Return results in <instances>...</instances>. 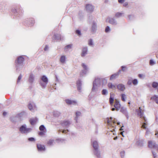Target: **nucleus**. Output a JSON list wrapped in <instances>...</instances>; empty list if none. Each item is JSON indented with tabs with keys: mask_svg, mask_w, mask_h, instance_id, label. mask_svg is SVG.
<instances>
[{
	"mask_svg": "<svg viewBox=\"0 0 158 158\" xmlns=\"http://www.w3.org/2000/svg\"><path fill=\"white\" fill-rule=\"evenodd\" d=\"M25 58L23 55L17 56L15 60V65L16 72L19 73L22 69L24 66L23 63Z\"/></svg>",
	"mask_w": 158,
	"mask_h": 158,
	"instance_id": "f257e3e1",
	"label": "nucleus"
},
{
	"mask_svg": "<svg viewBox=\"0 0 158 158\" xmlns=\"http://www.w3.org/2000/svg\"><path fill=\"white\" fill-rule=\"evenodd\" d=\"M125 1V0H118V2L120 3H123Z\"/></svg>",
	"mask_w": 158,
	"mask_h": 158,
	"instance_id": "774afa93",
	"label": "nucleus"
},
{
	"mask_svg": "<svg viewBox=\"0 0 158 158\" xmlns=\"http://www.w3.org/2000/svg\"><path fill=\"white\" fill-rule=\"evenodd\" d=\"M143 141L142 140L139 139L136 141L135 144L139 147H142L143 146Z\"/></svg>",
	"mask_w": 158,
	"mask_h": 158,
	"instance_id": "b1692460",
	"label": "nucleus"
},
{
	"mask_svg": "<svg viewBox=\"0 0 158 158\" xmlns=\"http://www.w3.org/2000/svg\"><path fill=\"white\" fill-rule=\"evenodd\" d=\"M132 83V79H129L127 82V84L128 85H131Z\"/></svg>",
	"mask_w": 158,
	"mask_h": 158,
	"instance_id": "0e129e2a",
	"label": "nucleus"
},
{
	"mask_svg": "<svg viewBox=\"0 0 158 158\" xmlns=\"http://www.w3.org/2000/svg\"><path fill=\"white\" fill-rule=\"evenodd\" d=\"M118 73L116 74L115 73L111 75L110 77V80L111 81L114 79H116L118 76Z\"/></svg>",
	"mask_w": 158,
	"mask_h": 158,
	"instance_id": "e433bc0d",
	"label": "nucleus"
},
{
	"mask_svg": "<svg viewBox=\"0 0 158 158\" xmlns=\"http://www.w3.org/2000/svg\"><path fill=\"white\" fill-rule=\"evenodd\" d=\"M88 44L90 46H92L94 45L93 40L92 39H90L88 41Z\"/></svg>",
	"mask_w": 158,
	"mask_h": 158,
	"instance_id": "c03bdc74",
	"label": "nucleus"
},
{
	"mask_svg": "<svg viewBox=\"0 0 158 158\" xmlns=\"http://www.w3.org/2000/svg\"><path fill=\"white\" fill-rule=\"evenodd\" d=\"M61 132L63 133H64L66 134L69 135H71L72 136H75V134L73 132H70L68 130H61Z\"/></svg>",
	"mask_w": 158,
	"mask_h": 158,
	"instance_id": "f3484780",
	"label": "nucleus"
},
{
	"mask_svg": "<svg viewBox=\"0 0 158 158\" xmlns=\"http://www.w3.org/2000/svg\"><path fill=\"white\" fill-rule=\"evenodd\" d=\"M35 23V20L33 18L27 19L23 22L24 25L27 27H31L34 25Z\"/></svg>",
	"mask_w": 158,
	"mask_h": 158,
	"instance_id": "20e7f679",
	"label": "nucleus"
},
{
	"mask_svg": "<svg viewBox=\"0 0 158 158\" xmlns=\"http://www.w3.org/2000/svg\"><path fill=\"white\" fill-rule=\"evenodd\" d=\"M104 82L106 83L107 81L105 79L97 78L95 79L93 81V83L96 84V85L99 86L101 85L104 84Z\"/></svg>",
	"mask_w": 158,
	"mask_h": 158,
	"instance_id": "423d86ee",
	"label": "nucleus"
},
{
	"mask_svg": "<svg viewBox=\"0 0 158 158\" xmlns=\"http://www.w3.org/2000/svg\"><path fill=\"white\" fill-rule=\"evenodd\" d=\"M122 13L119 12H118L116 13L115 16L117 18H119L122 16Z\"/></svg>",
	"mask_w": 158,
	"mask_h": 158,
	"instance_id": "13d9d810",
	"label": "nucleus"
},
{
	"mask_svg": "<svg viewBox=\"0 0 158 158\" xmlns=\"http://www.w3.org/2000/svg\"><path fill=\"white\" fill-rule=\"evenodd\" d=\"M40 81L44 82L46 83H48V77L44 75H43L41 77Z\"/></svg>",
	"mask_w": 158,
	"mask_h": 158,
	"instance_id": "c85d7f7f",
	"label": "nucleus"
},
{
	"mask_svg": "<svg viewBox=\"0 0 158 158\" xmlns=\"http://www.w3.org/2000/svg\"><path fill=\"white\" fill-rule=\"evenodd\" d=\"M138 77L141 79H144L145 77V76L142 74H139L138 75Z\"/></svg>",
	"mask_w": 158,
	"mask_h": 158,
	"instance_id": "052dcab7",
	"label": "nucleus"
},
{
	"mask_svg": "<svg viewBox=\"0 0 158 158\" xmlns=\"http://www.w3.org/2000/svg\"><path fill=\"white\" fill-rule=\"evenodd\" d=\"M88 48L87 47H84L82 48L81 53V56L82 57H85L88 53Z\"/></svg>",
	"mask_w": 158,
	"mask_h": 158,
	"instance_id": "a211bd4d",
	"label": "nucleus"
},
{
	"mask_svg": "<svg viewBox=\"0 0 158 158\" xmlns=\"http://www.w3.org/2000/svg\"><path fill=\"white\" fill-rule=\"evenodd\" d=\"M60 114V113L58 111H54L53 112V115L56 117L59 116Z\"/></svg>",
	"mask_w": 158,
	"mask_h": 158,
	"instance_id": "37998d69",
	"label": "nucleus"
},
{
	"mask_svg": "<svg viewBox=\"0 0 158 158\" xmlns=\"http://www.w3.org/2000/svg\"><path fill=\"white\" fill-rule=\"evenodd\" d=\"M136 112L137 113V115L138 116L141 117L143 115V114L141 111V110L140 107L139 108V109H137L136 110Z\"/></svg>",
	"mask_w": 158,
	"mask_h": 158,
	"instance_id": "473e14b6",
	"label": "nucleus"
},
{
	"mask_svg": "<svg viewBox=\"0 0 158 158\" xmlns=\"http://www.w3.org/2000/svg\"><path fill=\"white\" fill-rule=\"evenodd\" d=\"M26 113L25 112L23 111L20 113H18L16 114V116L17 117L18 120H21L22 117L25 115Z\"/></svg>",
	"mask_w": 158,
	"mask_h": 158,
	"instance_id": "412c9836",
	"label": "nucleus"
},
{
	"mask_svg": "<svg viewBox=\"0 0 158 158\" xmlns=\"http://www.w3.org/2000/svg\"><path fill=\"white\" fill-rule=\"evenodd\" d=\"M76 85L77 88V89L79 92H81V81L80 80H78L76 82Z\"/></svg>",
	"mask_w": 158,
	"mask_h": 158,
	"instance_id": "6ab92c4d",
	"label": "nucleus"
},
{
	"mask_svg": "<svg viewBox=\"0 0 158 158\" xmlns=\"http://www.w3.org/2000/svg\"><path fill=\"white\" fill-rule=\"evenodd\" d=\"M40 131L39 132L38 134L40 135H43L45 134L46 131V128L44 125H42L39 127Z\"/></svg>",
	"mask_w": 158,
	"mask_h": 158,
	"instance_id": "9d476101",
	"label": "nucleus"
},
{
	"mask_svg": "<svg viewBox=\"0 0 158 158\" xmlns=\"http://www.w3.org/2000/svg\"><path fill=\"white\" fill-rule=\"evenodd\" d=\"M99 86L96 85V84L93 83V87L91 89V92L97 93L98 91V87Z\"/></svg>",
	"mask_w": 158,
	"mask_h": 158,
	"instance_id": "a878e982",
	"label": "nucleus"
},
{
	"mask_svg": "<svg viewBox=\"0 0 158 158\" xmlns=\"http://www.w3.org/2000/svg\"><path fill=\"white\" fill-rule=\"evenodd\" d=\"M53 33V36L52 37V40H60L62 39V36L60 34L56 33L54 32Z\"/></svg>",
	"mask_w": 158,
	"mask_h": 158,
	"instance_id": "4468645a",
	"label": "nucleus"
},
{
	"mask_svg": "<svg viewBox=\"0 0 158 158\" xmlns=\"http://www.w3.org/2000/svg\"><path fill=\"white\" fill-rule=\"evenodd\" d=\"M158 98V96L156 95H154L151 98V99L152 100L155 101L156 99Z\"/></svg>",
	"mask_w": 158,
	"mask_h": 158,
	"instance_id": "4d7b16f0",
	"label": "nucleus"
},
{
	"mask_svg": "<svg viewBox=\"0 0 158 158\" xmlns=\"http://www.w3.org/2000/svg\"><path fill=\"white\" fill-rule=\"evenodd\" d=\"M12 12L15 14V15L19 16V15H21L23 13V10L21 7L18 6L12 9Z\"/></svg>",
	"mask_w": 158,
	"mask_h": 158,
	"instance_id": "39448f33",
	"label": "nucleus"
},
{
	"mask_svg": "<svg viewBox=\"0 0 158 158\" xmlns=\"http://www.w3.org/2000/svg\"><path fill=\"white\" fill-rule=\"evenodd\" d=\"M156 61L152 59H151L149 61V64L150 65L152 66L156 64Z\"/></svg>",
	"mask_w": 158,
	"mask_h": 158,
	"instance_id": "603ef678",
	"label": "nucleus"
},
{
	"mask_svg": "<svg viewBox=\"0 0 158 158\" xmlns=\"http://www.w3.org/2000/svg\"><path fill=\"white\" fill-rule=\"evenodd\" d=\"M91 145L93 148V153L97 158H101V152L99 149V146L96 140L93 141L91 139Z\"/></svg>",
	"mask_w": 158,
	"mask_h": 158,
	"instance_id": "f03ea898",
	"label": "nucleus"
},
{
	"mask_svg": "<svg viewBox=\"0 0 158 158\" xmlns=\"http://www.w3.org/2000/svg\"><path fill=\"white\" fill-rule=\"evenodd\" d=\"M39 83L41 88L43 89H45L47 86L48 83H46L44 82L41 81H39Z\"/></svg>",
	"mask_w": 158,
	"mask_h": 158,
	"instance_id": "cd10ccee",
	"label": "nucleus"
},
{
	"mask_svg": "<svg viewBox=\"0 0 158 158\" xmlns=\"http://www.w3.org/2000/svg\"><path fill=\"white\" fill-rule=\"evenodd\" d=\"M152 86L154 88H156L158 87V83L156 82H153L152 84Z\"/></svg>",
	"mask_w": 158,
	"mask_h": 158,
	"instance_id": "79ce46f5",
	"label": "nucleus"
},
{
	"mask_svg": "<svg viewBox=\"0 0 158 158\" xmlns=\"http://www.w3.org/2000/svg\"><path fill=\"white\" fill-rule=\"evenodd\" d=\"M97 23L95 21H93L91 25V32L93 34L95 33L97 30Z\"/></svg>",
	"mask_w": 158,
	"mask_h": 158,
	"instance_id": "f8f14e48",
	"label": "nucleus"
},
{
	"mask_svg": "<svg viewBox=\"0 0 158 158\" xmlns=\"http://www.w3.org/2000/svg\"><path fill=\"white\" fill-rule=\"evenodd\" d=\"M38 120V118L37 117H35L33 118H30L29 120V122L32 125H34L35 124Z\"/></svg>",
	"mask_w": 158,
	"mask_h": 158,
	"instance_id": "5701e85b",
	"label": "nucleus"
},
{
	"mask_svg": "<svg viewBox=\"0 0 158 158\" xmlns=\"http://www.w3.org/2000/svg\"><path fill=\"white\" fill-rule=\"evenodd\" d=\"M128 17L130 21H132L135 19L134 16L133 15H128Z\"/></svg>",
	"mask_w": 158,
	"mask_h": 158,
	"instance_id": "3c124183",
	"label": "nucleus"
},
{
	"mask_svg": "<svg viewBox=\"0 0 158 158\" xmlns=\"http://www.w3.org/2000/svg\"><path fill=\"white\" fill-rule=\"evenodd\" d=\"M71 124V123L70 121L67 120H64L61 121L60 123L61 126L65 128H68Z\"/></svg>",
	"mask_w": 158,
	"mask_h": 158,
	"instance_id": "6e6552de",
	"label": "nucleus"
},
{
	"mask_svg": "<svg viewBox=\"0 0 158 158\" xmlns=\"http://www.w3.org/2000/svg\"><path fill=\"white\" fill-rule=\"evenodd\" d=\"M108 86L109 88L113 89H116V86L115 85L111 83H109L108 84Z\"/></svg>",
	"mask_w": 158,
	"mask_h": 158,
	"instance_id": "4c0bfd02",
	"label": "nucleus"
},
{
	"mask_svg": "<svg viewBox=\"0 0 158 158\" xmlns=\"http://www.w3.org/2000/svg\"><path fill=\"white\" fill-rule=\"evenodd\" d=\"M28 107L29 110L31 111L33 110V106L31 103H29L28 105Z\"/></svg>",
	"mask_w": 158,
	"mask_h": 158,
	"instance_id": "6e6d98bb",
	"label": "nucleus"
},
{
	"mask_svg": "<svg viewBox=\"0 0 158 158\" xmlns=\"http://www.w3.org/2000/svg\"><path fill=\"white\" fill-rule=\"evenodd\" d=\"M75 32L76 34L78 36H80L81 35V31L79 29L75 31Z\"/></svg>",
	"mask_w": 158,
	"mask_h": 158,
	"instance_id": "864d4df0",
	"label": "nucleus"
},
{
	"mask_svg": "<svg viewBox=\"0 0 158 158\" xmlns=\"http://www.w3.org/2000/svg\"><path fill=\"white\" fill-rule=\"evenodd\" d=\"M111 29L109 26H107L105 29V32L106 33H109Z\"/></svg>",
	"mask_w": 158,
	"mask_h": 158,
	"instance_id": "49530a36",
	"label": "nucleus"
},
{
	"mask_svg": "<svg viewBox=\"0 0 158 158\" xmlns=\"http://www.w3.org/2000/svg\"><path fill=\"white\" fill-rule=\"evenodd\" d=\"M117 87V89L120 91L123 92L125 89V87L124 85L123 84L120 83L118 84Z\"/></svg>",
	"mask_w": 158,
	"mask_h": 158,
	"instance_id": "dca6fc26",
	"label": "nucleus"
},
{
	"mask_svg": "<svg viewBox=\"0 0 158 158\" xmlns=\"http://www.w3.org/2000/svg\"><path fill=\"white\" fill-rule=\"evenodd\" d=\"M10 119V121L13 123H15L17 122L18 120L16 115H15V116L11 117Z\"/></svg>",
	"mask_w": 158,
	"mask_h": 158,
	"instance_id": "2f4dec72",
	"label": "nucleus"
},
{
	"mask_svg": "<svg viewBox=\"0 0 158 158\" xmlns=\"http://www.w3.org/2000/svg\"><path fill=\"white\" fill-rule=\"evenodd\" d=\"M81 66L84 69H85L86 70H88V68L87 66L84 63H82L81 64Z\"/></svg>",
	"mask_w": 158,
	"mask_h": 158,
	"instance_id": "de8ad7c7",
	"label": "nucleus"
},
{
	"mask_svg": "<svg viewBox=\"0 0 158 158\" xmlns=\"http://www.w3.org/2000/svg\"><path fill=\"white\" fill-rule=\"evenodd\" d=\"M81 113L80 111H77L76 112V117L75 118L74 120L76 121V123L77 122L78 117L80 115Z\"/></svg>",
	"mask_w": 158,
	"mask_h": 158,
	"instance_id": "f704fd0d",
	"label": "nucleus"
},
{
	"mask_svg": "<svg viewBox=\"0 0 158 158\" xmlns=\"http://www.w3.org/2000/svg\"><path fill=\"white\" fill-rule=\"evenodd\" d=\"M34 80V77L33 74H31L29 77L28 81L31 84H32Z\"/></svg>",
	"mask_w": 158,
	"mask_h": 158,
	"instance_id": "393cba45",
	"label": "nucleus"
},
{
	"mask_svg": "<svg viewBox=\"0 0 158 158\" xmlns=\"http://www.w3.org/2000/svg\"><path fill=\"white\" fill-rule=\"evenodd\" d=\"M73 46L72 44H69L66 46L64 48V50L71 49Z\"/></svg>",
	"mask_w": 158,
	"mask_h": 158,
	"instance_id": "a18cd8bd",
	"label": "nucleus"
},
{
	"mask_svg": "<svg viewBox=\"0 0 158 158\" xmlns=\"http://www.w3.org/2000/svg\"><path fill=\"white\" fill-rule=\"evenodd\" d=\"M19 130L21 134H27L31 131L32 129L31 128H27L26 124H23L19 128Z\"/></svg>",
	"mask_w": 158,
	"mask_h": 158,
	"instance_id": "7ed1b4c3",
	"label": "nucleus"
},
{
	"mask_svg": "<svg viewBox=\"0 0 158 158\" xmlns=\"http://www.w3.org/2000/svg\"><path fill=\"white\" fill-rule=\"evenodd\" d=\"M66 60V57L65 56H61L60 59V62L62 63H64L65 62Z\"/></svg>",
	"mask_w": 158,
	"mask_h": 158,
	"instance_id": "72a5a7b5",
	"label": "nucleus"
},
{
	"mask_svg": "<svg viewBox=\"0 0 158 158\" xmlns=\"http://www.w3.org/2000/svg\"><path fill=\"white\" fill-rule=\"evenodd\" d=\"M66 103L68 105H70L73 103H76V102L74 100H71L69 99H67L65 100Z\"/></svg>",
	"mask_w": 158,
	"mask_h": 158,
	"instance_id": "7c9ffc66",
	"label": "nucleus"
},
{
	"mask_svg": "<svg viewBox=\"0 0 158 158\" xmlns=\"http://www.w3.org/2000/svg\"><path fill=\"white\" fill-rule=\"evenodd\" d=\"M132 81L133 84L134 85H135V86L136 85L138 84V80L136 78H135V79H132Z\"/></svg>",
	"mask_w": 158,
	"mask_h": 158,
	"instance_id": "ea45409f",
	"label": "nucleus"
},
{
	"mask_svg": "<svg viewBox=\"0 0 158 158\" xmlns=\"http://www.w3.org/2000/svg\"><path fill=\"white\" fill-rule=\"evenodd\" d=\"M54 140L52 139H50L48 142L47 144L49 145H52L53 144Z\"/></svg>",
	"mask_w": 158,
	"mask_h": 158,
	"instance_id": "5fc2aeb1",
	"label": "nucleus"
},
{
	"mask_svg": "<svg viewBox=\"0 0 158 158\" xmlns=\"http://www.w3.org/2000/svg\"><path fill=\"white\" fill-rule=\"evenodd\" d=\"M156 144L154 141H149V148L154 149Z\"/></svg>",
	"mask_w": 158,
	"mask_h": 158,
	"instance_id": "aec40b11",
	"label": "nucleus"
},
{
	"mask_svg": "<svg viewBox=\"0 0 158 158\" xmlns=\"http://www.w3.org/2000/svg\"><path fill=\"white\" fill-rule=\"evenodd\" d=\"M121 70L123 71V72H124L125 71V69H127V67L126 66H121Z\"/></svg>",
	"mask_w": 158,
	"mask_h": 158,
	"instance_id": "69168bd1",
	"label": "nucleus"
},
{
	"mask_svg": "<svg viewBox=\"0 0 158 158\" xmlns=\"http://www.w3.org/2000/svg\"><path fill=\"white\" fill-rule=\"evenodd\" d=\"M107 19L108 20V22L113 25H116L117 24L116 20L114 18L109 17Z\"/></svg>",
	"mask_w": 158,
	"mask_h": 158,
	"instance_id": "2eb2a0df",
	"label": "nucleus"
},
{
	"mask_svg": "<svg viewBox=\"0 0 158 158\" xmlns=\"http://www.w3.org/2000/svg\"><path fill=\"white\" fill-rule=\"evenodd\" d=\"M102 94L103 95H106L108 94V91L106 89H103L102 91Z\"/></svg>",
	"mask_w": 158,
	"mask_h": 158,
	"instance_id": "a19ab883",
	"label": "nucleus"
},
{
	"mask_svg": "<svg viewBox=\"0 0 158 158\" xmlns=\"http://www.w3.org/2000/svg\"><path fill=\"white\" fill-rule=\"evenodd\" d=\"M94 6L91 4H87L86 5L85 9L88 12H93L94 10Z\"/></svg>",
	"mask_w": 158,
	"mask_h": 158,
	"instance_id": "1a4fd4ad",
	"label": "nucleus"
},
{
	"mask_svg": "<svg viewBox=\"0 0 158 158\" xmlns=\"http://www.w3.org/2000/svg\"><path fill=\"white\" fill-rule=\"evenodd\" d=\"M121 99L123 101H125L126 98V95L125 94H121Z\"/></svg>",
	"mask_w": 158,
	"mask_h": 158,
	"instance_id": "09e8293b",
	"label": "nucleus"
},
{
	"mask_svg": "<svg viewBox=\"0 0 158 158\" xmlns=\"http://www.w3.org/2000/svg\"><path fill=\"white\" fill-rule=\"evenodd\" d=\"M78 16L79 19L81 20L82 19L83 17V15L82 12L80 11L78 13Z\"/></svg>",
	"mask_w": 158,
	"mask_h": 158,
	"instance_id": "58836bf2",
	"label": "nucleus"
},
{
	"mask_svg": "<svg viewBox=\"0 0 158 158\" xmlns=\"http://www.w3.org/2000/svg\"><path fill=\"white\" fill-rule=\"evenodd\" d=\"M114 94L110 93V96L109 98V102L111 106H113V103L114 101Z\"/></svg>",
	"mask_w": 158,
	"mask_h": 158,
	"instance_id": "4be33fe9",
	"label": "nucleus"
},
{
	"mask_svg": "<svg viewBox=\"0 0 158 158\" xmlns=\"http://www.w3.org/2000/svg\"><path fill=\"white\" fill-rule=\"evenodd\" d=\"M22 77V75H21V74H20L19 75V76L17 80V83H18L20 81V80L21 79Z\"/></svg>",
	"mask_w": 158,
	"mask_h": 158,
	"instance_id": "e2e57ef3",
	"label": "nucleus"
},
{
	"mask_svg": "<svg viewBox=\"0 0 158 158\" xmlns=\"http://www.w3.org/2000/svg\"><path fill=\"white\" fill-rule=\"evenodd\" d=\"M111 106V110L113 111L115 110L116 111H118L121 108V105L120 103L117 100H116L115 101L114 105H113V106Z\"/></svg>",
	"mask_w": 158,
	"mask_h": 158,
	"instance_id": "0eeeda50",
	"label": "nucleus"
},
{
	"mask_svg": "<svg viewBox=\"0 0 158 158\" xmlns=\"http://www.w3.org/2000/svg\"><path fill=\"white\" fill-rule=\"evenodd\" d=\"M49 47L47 45H46L44 48V50L45 51H46L48 50Z\"/></svg>",
	"mask_w": 158,
	"mask_h": 158,
	"instance_id": "338daca9",
	"label": "nucleus"
},
{
	"mask_svg": "<svg viewBox=\"0 0 158 158\" xmlns=\"http://www.w3.org/2000/svg\"><path fill=\"white\" fill-rule=\"evenodd\" d=\"M36 145L38 152H42L46 150V148L44 145L39 143H37Z\"/></svg>",
	"mask_w": 158,
	"mask_h": 158,
	"instance_id": "9b49d317",
	"label": "nucleus"
},
{
	"mask_svg": "<svg viewBox=\"0 0 158 158\" xmlns=\"http://www.w3.org/2000/svg\"><path fill=\"white\" fill-rule=\"evenodd\" d=\"M120 111L126 116L127 119H129V116L127 108L123 107H121L120 110Z\"/></svg>",
	"mask_w": 158,
	"mask_h": 158,
	"instance_id": "ddd939ff",
	"label": "nucleus"
},
{
	"mask_svg": "<svg viewBox=\"0 0 158 158\" xmlns=\"http://www.w3.org/2000/svg\"><path fill=\"white\" fill-rule=\"evenodd\" d=\"M146 125L147 124L145 122L142 125V128L146 130L145 135L147 136L148 134V128H147Z\"/></svg>",
	"mask_w": 158,
	"mask_h": 158,
	"instance_id": "c756f323",
	"label": "nucleus"
},
{
	"mask_svg": "<svg viewBox=\"0 0 158 158\" xmlns=\"http://www.w3.org/2000/svg\"><path fill=\"white\" fill-rule=\"evenodd\" d=\"M88 71V70H86L84 69L82 70L80 73V77H83L86 74Z\"/></svg>",
	"mask_w": 158,
	"mask_h": 158,
	"instance_id": "c9c22d12",
	"label": "nucleus"
},
{
	"mask_svg": "<svg viewBox=\"0 0 158 158\" xmlns=\"http://www.w3.org/2000/svg\"><path fill=\"white\" fill-rule=\"evenodd\" d=\"M28 140L29 142H35V141L36 139L34 138L33 137H31L28 138Z\"/></svg>",
	"mask_w": 158,
	"mask_h": 158,
	"instance_id": "8fccbe9b",
	"label": "nucleus"
},
{
	"mask_svg": "<svg viewBox=\"0 0 158 158\" xmlns=\"http://www.w3.org/2000/svg\"><path fill=\"white\" fill-rule=\"evenodd\" d=\"M121 157L122 158H123L125 155V152L124 151H121L120 152Z\"/></svg>",
	"mask_w": 158,
	"mask_h": 158,
	"instance_id": "bf43d9fd",
	"label": "nucleus"
},
{
	"mask_svg": "<svg viewBox=\"0 0 158 158\" xmlns=\"http://www.w3.org/2000/svg\"><path fill=\"white\" fill-rule=\"evenodd\" d=\"M152 152L154 158H156L157 156L156 153L152 150Z\"/></svg>",
	"mask_w": 158,
	"mask_h": 158,
	"instance_id": "680f3d73",
	"label": "nucleus"
},
{
	"mask_svg": "<svg viewBox=\"0 0 158 158\" xmlns=\"http://www.w3.org/2000/svg\"><path fill=\"white\" fill-rule=\"evenodd\" d=\"M106 120L108 125L110 126H112V125L110 122L113 123H115V121L112 120V117H110V119L109 118H107L106 119Z\"/></svg>",
	"mask_w": 158,
	"mask_h": 158,
	"instance_id": "bb28decb",
	"label": "nucleus"
}]
</instances>
